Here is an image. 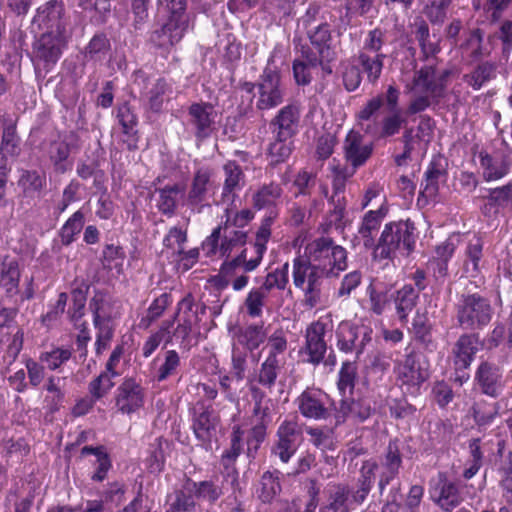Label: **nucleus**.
Segmentation results:
<instances>
[{
    "label": "nucleus",
    "mask_w": 512,
    "mask_h": 512,
    "mask_svg": "<svg viewBox=\"0 0 512 512\" xmlns=\"http://www.w3.org/2000/svg\"><path fill=\"white\" fill-rule=\"evenodd\" d=\"M284 190L280 183L271 181L260 185L252 195V207L257 210H266L255 233L253 242L254 255L249 262H245V251L231 261L221 265L220 271L228 276L232 275L237 268H242L245 273L255 271L261 264L267 251V244L272 235V226L280 214V202Z\"/></svg>",
    "instance_id": "nucleus-1"
},
{
    "label": "nucleus",
    "mask_w": 512,
    "mask_h": 512,
    "mask_svg": "<svg viewBox=\"0 0 512 512\" xmlns=\"http://www.w3.org/2000/svg\"><path fill=\"white\" fill-rule=\"evenodd\" d=\"M451 74L450 69L438 71L432 62L415 69L411 79L405 83V91L415 95L408 105L407 113H421L430 107L432 100L443 98Z\"/></svg>",
    "instance_id": "nucleus-2"
},
{
    "label": "nucleus",
    "mask_w": 512,
    "mask_h": 512,
    "mask_svg": "<svg viewBox=\"0 0 512 512\" xmlns=\"http://www.w3.org/2000/svg\"><path fill=\"white\" fill-rule=\"evenodd\" d=\"M417 228L411 219L389 221L378 238L374 261H393L397 256L408 257L416 247Z\"/></svg>",
    "instance_id": "nucleus-3"
},
{
    "label": "nucleus",
    "mask_w": 512,
    "mask_h": 512,
    "mask_svg": "<svg viewBox=\"0 0 512 512\" xmlns=\"http://www.w3.org/2000/svg\"><path fill=\"white\" fill-rule=\"evenodd\" d=\"M456 327L464 331H480L492 321L494 309L488 297L480 292L464 291L454 303Z\"/></svg>",
    "instance_id": "nucleus-4"
},
{
    "label": "nucleus",
    "mask_w": 512,
    "mask_h": 512,
    "mask_svg": "<svg viewBox=\"0 0 512 512\" xmlns=\"http://www.w3.org/2000/svg\"><path fill=\"white\" fill-rule=\"evenodd\" d=\"M347 250L330 236H318L304 247L305 257L329 276H337L347 268Z\"/></svg>",
    "instance_id": "nucleus-5"
},
{
    "label": "nucleus",
    "mask_w": 512,
    "mask_h": 512,
    "mask_svg": "<svg viewBox=\"0 0 512 512\" xmlns=\"http://www.w3.org/2000/svg\"><path fill=\"white\" fill-rule=\"evenodd\" d=\"M247 242L248 231L219 224L202 242V250L206 257L212 258L219 254L220 257L226 258L222 265L245 251V262L247 263L250 261L247 259V248L245 247Z\"/></svg>",
    "instance_id": "nucleus-6"
},
{
    "label": "nucleus",
    "mask_w": 512,
    "mask_h": 512,
    "mask_svg": "<svg viewBox=\"0 0 512 512\" xmlns=\"http://www.w3.org/2000/svg\"><path fill=\"white\" fill-rule=\"evenodd\" d=\"M327 277L330 276L302 255L292 261L293 284L302 290L304 303L309 308H314L320 303L322 283Z\"/></svg>",
    "instance_id": "nucleus-7"
},
{
    "label": "nucleus",
    "mask_w": 512,
    "mask_h": 512,
    "mask_svg": "<svg viewBox=\"0 0 512 512\" xmlns=\"http://www.w3.org/2000/svg\"><path fill=\"white\" fill-rule=\"evenodd\" d=\"M66 46V36L61 32H45L36 38L29 54L35 73L45 75L50 73L60 60Z\"/></svg>",
    "instance_id": "nucleus-8"
},
{
    "label": "nucleus",
    "mask_w": 512,
    "mask_h": 512,
    "mask_svg": "<svg viewBox=\"0 0 512 512\" xmlns=\"http://www.w3.org/2000/svg\"><path fill=\"white\" fill-rule=\"evenodd\" d=\"M273 64L274 57L270 56L257 81L256 108L260 111L274 109L284 101L285 88L281 73Z\"/></svg>",
    "instance_id": "nucleus-9"
},
{
    "label": "nucleus",
    "mask_w": 512,
    "mask_h": 512,
    "mask_svg": "<svg viewBox=\"0 0 512 512\" xmlns=\"http://www.w3.org/2000/svg\"><path fill=\"white\" fill-rule=\"evenodd\" d=\"M395 373L400 386L408 394L417 395L430 377V364L424 356L411 351L395 365Z\"/></svg>",
    "instance_id": "nucleus-10"
},
{
    "label": "nucleus",
    "mask_w": 512,
    "mask_h": 512,
    "mask_svg": "<svg viewBox=\"0 0 512 512\" xmlns=\"http://www.w3.org/2000/svg\"><path fill=\"white\" fill-rule=\"evenodd\" d=\"M388 213L389 206L386 200L378 209L365 212L358 224L357 234L352 240L353 247L361 245L366 251H372L374 259V252L378 245L377 235Z\"/></svg>",
    "instance_id": "nucleus-11"
},
{
    "label": "nucleus",
    "mask_w": 512,
    "mask_h": 512,
    "mask_svg": "<svg viewBox=\"0 0 512 512\" xmlns=\"http://www.w3.org/2000/svg\"><path fill=\"white\" fill-rule=\"evenodd\" d=\"M219 424L220 418L214 413L212 406H205L202 402H197L191 411V429L204 450L212 449V443L217 438Z\"/></svg>",
    "instance_id": "nucleus-12"
},
{
    "label": "nucleus",
    "mask_w": 512,
    "mask_h": 512,
    "mask_svg": "<svg viewBox=\"0 0 512 512\" xmlns=\"http://www.w3.org/2000/svg\"><path fill=\"white\" fill-rule=\"evenodd\" d=\"M302 436V429L296 420H283L277 428L276 440L271 447V456L279 458L282 463H288L296 454Z\"/></svg>",
    "instance_id": "nucleus-13"
},
{
    "label": "nucleus",
    "mask_w": 512,
    "mask_h": 512,
    "mask_svg": "<svg viewBox=\"0 0 512 512\" xmlns=\"http://www.w3.org/2000/svg\"><path fill=\"white\" fill-rule=\"evenodd\" d=\"M373 330L370 326L356 325L342 321L336 330V346L345 354H362L367 344L372 341Z\"/></svg>",
    "instance_id": "nucleus-14"
},
{
    "label": "nucleus",
    "mask_w": 512,
    "mask_h": 512,
    "mask_svg": "<svg viewBox=\"0 0 512 512\" xmlns=\"http://www.w3.org/2000/svg\"><path fill=\"white\" fill-rule=\"evenodd\" d=\"M245 431L240 425H234L230 434L229 447L224 449L220 456V465L222 467L223 479L229 482L231 488L240 490L239 471L236 468V462L244 451Z\"/></svg>",
    "instance_id": "nucleus-15"
},
{
    "label": "nucleus",
    "mask_w": 512,
    "mask_h": 512,
    "mask_svg": "<svg viewBox=\"0 0 512 512\" xmlns=\"http://www.w3.org/2000/svg\"><path fill=\"white\" fill-rule=\"evenodd\" d=\"M299 413L306 419L325 420L331 415L334 400L322 389L306 388L295 400Z\"/></svg>",
    "instance_id": "nucleus-16"
},
{
    "label": "nucleus",
    "mask_w": 512,
    "mask_h": 512,
    "mask_svg": "<svg viewBox=\"0 0 512 512\" xmlns=\"http://www.w3.org/2000/svg\"><path fill=\"white\" fill-rule=\"evenodd\" d=\"M134 83L140 88V95L146 102L148 111L160 114L163 111L165 95L170 86L164 77H159L150 85V75L142 69L134 72Z\"/></svg>",
    "instance_id": "nucleus-17"
},
{
    "label": "nucleus",
    "mask_w": 512,
    "mask_h": 512,
    "mask_svg": "<svg viewBox=\"0 0 512 512\" xmlns=\"http://www.w3.org/2000/svg\"><path fill=\"white\" fill-rule=\"evenodd\" d=\"M188 26V18L168 16L159 29L151 32L149 41L156 49L169 54L171 49L184 38Z\"/></svg>",
    "instance_id": "nucleus-18"
},
{
    "label": "nucleus",
    "mask_w": 512,
    "mask_h": 512,
    "mask_svg": "<svg viewBox=\"0 0 512 512\" xmlns=\"http://www.w3.org/2000/svg\"><path fill=\"white\" fill-rule=\"evenodd\" d=\"M374 412L375 408L368 397L360 396L354 398L348 396L341 398L338 407L334 410L335 425L344 424L348 420L356 424L364 423Z\"/></svg>",
    "instance_id": "nucleus-19"
},
{
    "label": "nucleus",
    "mask_w": 512,
    "mask_h": 512,
    "mask_svg": "<svg viewBox=\"0 0 512 512\" xmlns=\"http://www.w3.org/2000/svg\"><path fill=\"white\" fill-rule=\"evenodd\" d=\"M473 381L476 389L491 398H498L505 387L503 369L496 363L488 360L479 363Z\"/></svg>",
    "instance_id": "nucleus-20"
},
{
    "label": "nucleus",
    "mask_w": 512,
    "mask_h": 512,
    "mask_svg": "<svg viewBox=\"0 0 512 512\" xmlns=\"http://www.w3.org/2000/svg\"><path fill=\"white\" fill-rule=\"evenodd\" d=\"M188 125L191 127L196 140L209 138L215 129L217 113L209 102H194L187 110Z\"/></svg>",
    "instance_id": "nucleus-21"
},
{
    "label": "nucleus",
    "mask_w": 512,
    "mask_h": 512,
    "mask_svg": "<svg viewBox=\"0 0 512 512\" xmlns=\"http://www.w3.org/2000/svg\"><path fill=\"white\" fill-rule=\"evenodd\" d=\"M328 325L329 320L326 317H319L306 328L305 353L308 355L307 361L313 365H318L324 360L327 352L325 335Z\"/></svg>",
    "instance_id": "nucleus-22"
},
{
    "label": "nucleus",
    "mask_w": 512,
    "mask_h": 512,
    "mask_svg": "<svg viewBox=\"0 0 512 512\" xmlns=\"http://www.w3.org/2000/svg\"><path fill=\"white\" fill-rule=\"evenodd\" d=\"M145 389L135 378H125L117 387L115 405L122 414H132L144 406Z\"/></svg>",
    "instance_id": "nucleus-23"
},
{
    "label": "nucleus",
    "mask_w": 512,
    "mask_h": 512,
    "mask_svg": "<svg viewBox=\"0 0 512 512\" xmlns=\"http://www.w3.org/2000/svg\"><path fill=\"white\" fill-rule=\"evenodd\" d=\"M400 91L395 85H389L385 92V104L390 114L383 117L378 134L379 139H385L398 134L406 123L399 109Z\"/></svg>",
    "instance_id": "nucleus-24"
},
{
    "label": "nucleus",
    "mask_w": 512,
    "mask_h": 512,
    "mask_svg": "<svg viewBox=\"0 0 512 512\" xmlns=\"http://www.w3.org/2000/svg\"><path fill=\"white\" fill-rule=\"evenodd\" d=\"M212 172L207 167L198 168L193 175L186 204L193 213L200 214L204 208L210 207L208 190L211 184Z\"/></svg>",
    "instance_id": "nucleus-25"
},
{
    "label": "nucleus",
    "mask_w": 512,
    "mask_h": 512,
    "mask_svg": "<svg viewBox=\"0 0 512 512\" xmlns=\"http://www.w3.org/2000/svg\"><path fill=\"white\" fill-rule=\"evenodd\" d=\"M374 151L373 142H365L364 136L355 130H350L343 141V156L354 169L364 166Z\"/></svg>",
    "instance_id": "nucleus-26"
},
{
    "label": "nucleus",
    "mask_w": 512,
    "mask_h": 512,
    "mask_svg": "<svg viewBox=\"0 0 512 512\" xmlns=\"http://www.w3.org/2000/svg\"><path fill=\"white\" fill-rule=\"evenodd\" d=\"M481 349V340L475 331L462 333L452 349L453 364L457 371L467 370L476 358Z\"/></svg>",
    "instance_id": "nucleus-27"
},
{
    "label": "nucleus",
    "mask_w": 512,
    "mask_h": 512,
    "mask_svg": "<svg viewBox=\"0 0 512 512\" xmlns=\"http://www.w3.org/2000/svg\"><path fill=\"white\" fill-rule=\"evenodd\" d=\"M64 4L62 0H49L39 6L33 17V23L46 32L65 34Z\"/></svg>",
    "instance_id": "nucleus-28"
},
{
    "label": "nucleus",
    "mask_w": 512,
    "mask_h": 512,
    "mask_svg": "<svg viewBox=\"0 0 512 512\" xmlns=\"http://www.w3.org/2000/svg\"><path fill=\"white\" fill-rule=\"evenodd\" d=\"M92 320L117 321L120 319L121 304L107 291L96 289L89 301Z\"/></svg>",
    "instance_id": "nucleus-29"
},
{
    "label": "nucleus",
    "mask_w": 512,
    "mask_h": 512,
    "mask_svg": "<svg viewBox=\"0 0 512 512\" xmlns=\"http://www.w3.org/2000/svg\"><path fill=\"white\" fill-rule=\"evenodd\" d=\"M478 159L485 182L499 181L511 171L512 162L506 155H492L486 150H481Z\"/></svg>",
    "instance_id": "nucleus-30"
},
{
    "label": "nucleus",
    "mask_w": 512,
    "mask_h": 512,
    "mask_svg": "<svg viewBox=\"0 0 512 512\" xmlns=\"http://www.w3.org/2000/svg\"><path fill=\"white\" fill-rule=\"evenodd\" d=\"M299 121L300 111L297 105L288 104L282 107L270 122L274 137L293 138L297 134Z\"/></svg>",
    "instance_id": "nucleus-31"
},
{
    "label": "nucleus",
    "mask_w": 512,
    "mask_h": 512,
    "mask_svg": "<svg viewBox=\"0 0 512 512\" xmlns=\"http://www.w3.org/2000/svg\"><path fill=\"white\" fill-rule=\"evenodd\" d=\"M461 58L467 65L475 64L488 57L490 49L484 44V31L480 28L470 30L459 46Z\"/></svg>",
    "instance_id": "nucleus-32"
},
{
    "label": "nucleus",
    "mask_w": 512,
    "mask_h": 512,
    "mask_svg": "<svg viewBox=\"0 0 512 512\" xmlns=\"http://www.w3.org/2000/svg\"><path fill=\"white\" fill-rule=\"evenodd\" d=\"M481 212L486 217L497 216L504 210L512 212V180L507 184L488 189Z\"/></svg>",
    "instance_id": "nucleus-33"
},
{
    "label": "nucleus",
    "mask_w": 512,
    "mask_h": 512,
    "mask_svg": "<svg viewBox=\"0 0 512 512\" xmlns=\"http://www.w3.org/2000/svg\"><path fill=\"white\" fill-rule=\"evenodd\" d=\"M418 291L411 284H404L391 293V302L394 304L395 314L402 325H407L410 313L419 302Z\"/></svg>",
    "instance_id": "nucleus-34"
},
{
    "label": "nucleus",
    "mask_w": 512,
    "mask_h": 512,
    "mask_svg": "<svg viewBox=\"0 0 512 512\" xmlns=\"http://www.w3.org/2000/svg\"><path fill=\"white\" fill-rule=\"evenodd\" d=\"M378 463L374 459L364 460L359 469V476L356 481V489L351 491V502L361 505L367 499L375 482V472Z\"/></svg>",
    "instance_id": "nucleus-35"
},
{
    "label": "nucleus",
    "mask_w": 512,
    "mask_h": 512,
    "mask_svg": "<svg viewBox=\"0 0 512 512\" xmlns=\"http://www.w3.org/2000/svg\"><path fill=\"white\" fill-rule=\"evenodd\" d=\"M432 499L433 502L445 512L453 511L463 501L459 485L446 478L439 480Z\"/></svg>",
    "instance_id": "nucleus-36"
},
{
    "label": "nucleus",
    "mask_w": 512,
    "mask_h": 512,
    "mask_svg": "<svg viewBox=\"0 0 512 512\" xmlns=\"http://www.w3.org/2000/svg\"><path fill=\"white\" fill-rule=\"evenodd\" d=\"M307 36L314 50V55L321 58L331 57L335 53L332 47V34L327 22H320L317 26L307 30Z\"/></svg>",
    "instance_id": "nucleus-37"
},
{
    "label": "nucleus",
    "mask_w": 512,
    "mask_h": 512,
    "mask_svg": "<svg viewBox=\"0 0 512 512\" xmlns=\"http://www.w3.org/2000/svg\"><path fill=\"white\" fill-rule=\"evenodd\" d=\"M411 28L412 33L418 41L421 53L420 59L423 61H430V59L435 58L441 48L437 42H432L430 40V29L426 20L421 17H416Z\"/></svg>",
    "instance_id": "nucleus-38"
},
{
    "label": "nucleus",
    "mask_w": 512,
    "mask_h": 512,
    "mask_svg": "<svg viewBox=\"0 0 512 512\" xmlns=\"http://www.w3.org/2000/svg\"><path fill=\"white\" fill-rule=\"evenodd\" d=\"M282 473L279 470L265 471L256 485L257 498L264 504H270L281 493L280 482Z\"/></svg>",
    "instance_id": "nucleus-39"
},
{
    "label": "nucleus",
    "mask_w": 512,
    "mask_h": 512,
    "mask_svg": "<svg viewBox=\"0 0 512 512\" xmlns=\"http://www.w3.org/2000/svg\"><path fill=\"white\" fill-rule=\"evenodd\" d=\"M225 175L222 198L223 200H234L236 193L239 192L245 184V174L241 166L236 161H228L223 166Z\"/></svg>",
    "instance_id": "nucleus-40"
},
{
    "label": "nucleus",
    "mask_w": 512,
    "mask_h": 512,
    "mask_svg": "<svg viewBox=\"0 0 512 512\" xmlns=\"http://www.w3.org/2000/svg\"><path fill=\"white\" fill-rule=\"evenodd\" d=\"M183 191V187L177 183L157 188L155 192L158 194L156 200L158 211L168 218L173 217L177 212L179 198Z\"/></svg>",
    "instance_id": "nucleus-41"
},
{
    "label": "nucleus",
    "mask_w": 512,
    "mask_h": 512,
    "mask_svg": "<svg viewBox=\"0 0 512 512\" xmlns=\"http://www.w3.org/2000/svg\"><path fill=\"white\" fill-rule=\"evenodd\" d=\"M446 176L447 170L442 164V159L440 157L432 158L424 172L420 193L426 197H435L439 192L440 181L445 179Z\"/></svg>",
    "instance_id": "nucleus-42"
},
{
    "label": "nucleus",
    "mask_w": 512,
    "mask_h": 512,
    "mask_svg": "<svg viewBox=\"0 0 512 512\" xmlns=\"http://www.w3.org/2000/svg\"><path fill=\"white\" fill-rule=\"evenodd\" d=\"M191 488L184 479L181 487L173 492L169 508L165 512H197L199 504Z\"/></svg>",
    "instance_id": "nucleus-43"
},
{
    "label": "nucleus",
    "mask_w": 512,
    "mask_h": 512,
    "mask_svg": "<svg viewBox=\"0 0 512 512\" xmlns=\"http://www.w3.org/2000/svg\"><path fill=\"white\" fill-rule=\"evenodd\" d=\"M17 184L24 197L32 198L46 187V175L38 170L22 169Z\"/></svg>",
    "instance_id": "nucleus-44"
},
{
    "label": "nucleus",
    "mask_w": 512,
    "mask_h": 512,
    "mask_svg": "<svg viewBox=\"0 0 512 512\" xmlns=\"http://www.w3.org/2000/svg\"><path fill=\"white\" fill-rule=\"evenodd\" d=\"M474 69L463 75V81L473 90H480L496 77V64L492 61H479Z\"/></svg>",
    "instance_id": "nucleus-45"
},
{
    "label": "nucleus",
    "mask_w": 512,
    "mask_h": 512,
    "mask_svg": "<svg viewBox=\"0 0 512 512\" xmlns=\"http://www.w3.org/2000/svg\"><path fill=\"white\" fill-rule=\"evenodd\" d=\"M350 488L347 484H337L329 492L327 502L320 507L319 512H350Z\"/></svg>",
    "instance_id": "nucleus-46"
},
{
    "label": "nucleus",
    "mask_w": 512,
    "mask_h": 512,
    "mask_svg": "<svg viewBox=\"0 0 512 512\" xmlns=\"http://www.w3.org/2000/svg\"><path fill=\"white\" fill-rule=\"evenodd\" d=\"M186 482L191 488L194 496L198 500L206 501L209 504H215L223 495L222 487L213 480L195 481L190 477H185Z\"/></svg>",
    "instance_id": "nucleus-47"
},
{
    "label": "nucleus",
    "mask_w": 512,
    "mask_h": 512,
    "mask_svg": "<svg viewBox=\"0 0 512 512\" xmlns=\"http://www.w3.org/2000/svg\"><path fill=\"white\" fill-rule=\"evenodd\" d=\"M386 54L370 55L366 52H359L357 62L361 71L365 73L367 81L375 85L380 79L384 67Z\"/></svg>",
    "instance_id": "nucleus-48"
},
{
    "label": "nucleus",
    "mask_w": 512,
    "mask_h": 512,
    "mask_svg": "<svg viewBox=\"0 0 512 512\" xmlns=\"http://www.w3.org/2000/svg\"><path fill=\"white\" fill-rule=\"evenodd\" d=\"M484 242L481 237L474 236L465 248L464 270L469 276L476 277L481 270Z\"/></svg>",
    "instance_id": "nucleus-49"
},
{
    "label": "nucleus",
    "mask_w": 512,
    "mask_h": 512,
    "mask_svg": "<svg viewBox=\"0 0 512 512\" xmlns=\"http://www.w3.org/2000/svg\"><path fill=\"white\" fill-rule=\"evenodd\" d=\"M357 380L358 373L355 363L348 360L342 362L336 382L341 398L353 395Z\"/></svg>",
    "instance_id": "nucleus-50"
},
{
    "label": "nucleus",
    "mask_w": 512,
    "mask_h": 512,
    "mask_svg": "<svg viewBox=\"0 0 512 512\" xmlns=\"http://www.w3.org/2000/svg\"><path fill=\"white\" fill-rule=\"evenodd\" d=\"M173 303L171 293L164 292L156 297L147 308L146 315L139 321V328L147 330L154 322H156Z\"/></svg>",
    "instance_id": "nucleus-51"
},
{
    "label": "nucleus",
    "mask_w": 512,
    "mask_h": 512,
    "mask_svg": "<svg viewBox=\"0 0 512 512\" xmlns=\"http://www.w3.org/2000/svg\"><path fill=\"white\" fill-rule=\"evenodd\" d=\"M284 362L281 360H271L266 358L260 365V368L255 376L258 385L271 391L281 372Z\"/></svg>",
    "instance_id": "nucleus-52"
},
{
    "label": "nucleus",
    "mask_w": 512,
    "mask_h": 512,
    "mask_svg": "<svg viewBox=\"0 0 512 512\" xmlns=\"http://www.w3.org/2000/svg\"><path fill=\"white\" fill-rule=\"evenodd\" d=\"M424 486L415 484L412 485L405 497L404 503L401 506L400 503L397 502L396 496H392L391 501L387 502L384 507L383 511L385 512L387 509H389L392 506H395L396 509L402 508V512H419L420 504L423 500L424 496Z\"/></svg>",
    "instance_id": "nucleus-53"
},
{
    "label": "nucleus",
    "mask_w": 512,
    "mask_h": 512,
    "mask_svg": "<svg viewBox=\"0 0 512 512\" xmlns=\"http://www.w3.org/2000/svg\"><path fill=\"white\" fill-rule=\"evenodd\" d=\"M368 296V310L372 315L381 316L391 302V294L388 290L378 289L373 283L366 288Z\"/></svg>",
    "instance_id": "nucleus-54"
},
{
    "label": "nucleus",
    "mask_w": 512,
    "mask_h": 512,
    "mask_svg": "<svg viewBox=\"0 0 512 512\" xmlns=\"http://www.w3.org/2000/svg\"><path fill=\"white\" fill-rule=\"evenodd\" d=\"M85 216L81 210L75 211L63 224L59 236L64 246L71 245L76 236L81 232L84 226Z\"/></svg>",
    "instance_id": "nucleus-55"
},
{
    "label": "nucleus",
    "mask_w": 512,
    "mask_h": 512,
    "mask_svg": "<svg viewBox=\"0 0 512 512\" xmlns=\"http://www.w3.org/2000/svg\"><path fill=\"white\" fill-rule=\"evenodd\" d=\"M96 329L95 352L97 355L106 350L114 337L117 321L92 320Z\"/></svg>",
    "instance_id": "nucleus-56"
},
{
    "label": "nucleus",
    "mask_w": 512,
    "mask_h": 512,
    "mask_svg": "<svg viewBox=\"0 0 512 512\" xmlns=\"http://www.w3.org/2000/svg\"><path fill=\"white\" fill-rule=\"evenodd\" d=\"M20 270L16 262H10L0 276V288L7 298H12L19 293Z\"/></svg>",
    "instance_id": "nucleus-57"
},
{
    "label": "nucleus",
    "mask_w": 512,
    "mask_h": 512,
    "mask_svg": "<svg viewBox=\"0 0 512 512\" xmlns=\"http://www.w3.org/2000/svg\"><path fill=\"white\" fill-rule=\"evenodd\" d=\"M498 410L497 403H488L485 400L477 401L471 407L472 417L479 427L490 425L498 416Z\"/></svg>",
    "instance_id": "nucleus-58"
},
{
    "label": "nucleus",
    "mask_w": 512,
    "mask_h": 512,
    "mask_svg": "<svg viewBox=\"0 0 512 512\" xmlns=\"http://www.w3.org/2000/svg\"><path fill=\"white\" fill-rule=\"evenodd\" d=\"M181 367V358L179 353L174 350H167L163 354V362L157 368L155 379L157 382H163L170 377L177 375Z\"/></svg>",
    "instance_id": "nucleus-59"
},
{
    "label": "nucleus",
    "mask_w": 512,
    "mask_h": 512,
    "mask_svg": "<svg viewBox=\"0 0 512 512\" xmlns=\"http://www.w3.org/2000/svg\"><path fill=\"white\" fill-rule=\"evenodd\" d=\"M111 48L110 41L104 33L95 34L84 50L86 61H100Z\"/></svg>",
    "instance_id": "nucleus-60"
},
{
    "label": "nucleus",
    "mask_w": 512,
    "mask_h": 512,
    "mask_svg": "<svg viewBox=\"0 0 512 512\" xmlns=\"http://www.w3.org/2000/svg\"><path fill=\"white\" fill-rule=\"evenodd\" d=\"M289 282V263L285 262L280 267L267 273L263 284L260 286L268 294L273 289L284 290Z\"/></svg>",
    "instance_id": "nucleus-61"
},
{
    "label": "nucleus",
    "mask_w": 512,
    "mask_h": 512,
    "mask_svg": "<svg viewBox=\"0 0 512 512\" xmlns=\"http://www.w3.org/2000/svg\"><path fill=\"white\" fill-rule=\"evenodd\" d=\"M265 340V333L263 325L252 324L239 332L238 341L248 351L253 352L256 350Z\"/></svg>",
    "instance_id": "nucleus-62"
},
{
    "label": "nucleus",
    "mask_w": 512,
    "mask_h": 512,
    "mask_svg": "<svg viewBox=\"0 0 512 512\" xmlns=\"http://www.w3.org/2000/svg\"><path fill=\"white\" fill-rule=\"evenodd\" d=\"M68 301V294L66 292H60L57 296V300L54 303L48 304V310L41 316V323L50 328L58 323L62 315L66 312Z\"/></svg>",
    "instance_id": "nucleus-63"
},
{
    "label": "nucleus",
    "mask_w": 512,
    "mask_h": 512,
    "mask_svg": "<svg viewBox=\"0 0 512 512\" xmlns=\"http://www.w3.org/2000/svg\"><path fill=\"white\" fill-rule=\"evenodd\" d=\"M270 423H255L249 430L246 439V455L248 458L254 459L261 444L267 436V428Z\"/></svg>",
    "instance_id": "nucleus-64"
}]
</instances>
